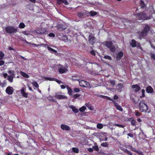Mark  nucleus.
<instances>
[{"label": "nucleus", "mask_w": 155, "mask_h": 155, "mask_svg": "<svg viewBox=\"0 0 155 155\" xmlns=\"http://www.w3.org/2000/svg\"><path fill=\"white\" fill-rule=\"evenodd\" d=\"M96 38L94 36L90 35L89 36L88 41L89 43L91 45H93L95 41Z\"/></svg>", "instance_id": "obj_6"}, {"label": "nucleus", "mask_w": 155, "mask_h": 155, "mask_svg": "<svg viewBox=\"0 0 155 155\" xmlns=\"http://www.w3.org/2000/svg\"><path fill=\"white\" fill-rule=\"evenodd\" d=\"M80 85L83 87H88L90 85V84L87 82L86 81L84 80H81L80 81L78 80Z\"/></svg>", "instance_id": "obj_4"}, {"label": "nucleus", "mask_w": 155, "mask_h": 155, "mask_svg": "<svg viewBox=\"0 0 155 155\" xmlns=\"http://www.w3.org/2000/svg\"><path fill=\"white\" fill-rule=\"evenodd\" d=\"M67 88L68 90V94L70 96L72 95V91L71 88L69 87H67Z\"/></svg>", "instance_id": "obj_25"}, {"label": "nucleus", "mask_w": 155, "mask_h": 155, "mask_svg": "<svg viewBox=\"0 0 155 155\" xmlns=\"http://www.w3.org/2000/svg\"><path fill=\"white\" fill-rule=\"evenodd\" d=\"M117 86L119 87L118 89L120 90L123 87V85L121 84H118Z\"/></svg>", "instance_id": "obj_42"}, {"label": "nucleus", "mask_w": 155, "mask_h": 155, "mask_svg": "<svg viewBox=\"0 0 155 155\" xmlns=\"http://www.w3.org/2000/svg\"><path fill=\"white\" fill-rule=\"evenodd\" d=\"M61 87L62 89H64L66 88L65 86L64 85H61Z\"/></svg>", "instance_id": "obj_63"}, {"label": "nucleus", "mask_w": 155, "mask_h": 155, "mask_svg": "<svg viewBox=\"0 0 155 155\" xmlns=\"http://www.w3.org/2000/svg\"><path fill=\"white\" fill-rule=\"evenodd\" d=\"M58 2V4H60L61 3H62V2L63 1V0H57Z\"/></svg>", "instance_id": "obj_62"}, {"label": "nucleus", "mask_w": 155, "mask_h": 155, "mask_svg": "<svg viewBox=\"0 0 155 155\" xmlns=\"http://www.w3.org/2000/svg\"><path fill=\"white\" fill-rule=\"evenodd\" d=\"M150 30V27L148 25H146L144 27V29L143 31L145 33H146L147 34Z\"/></svg>", "instance_id": "obj_21"}, {"label": "nucleus", "mask_w": 155, "mask_h": 155, "mask_svg": "<svg viewBox=\"0 0 155 155\" xmlns=\"http://www.w3.org/2000/svg\"><path fill=\"white\" fill-rule=\"evenodd\" d=\"M13 78L11 75H9L7 77L8 80L11 82H12L13 81Z\"/></svg>", "instance_id": "obj_27"}, {"label": "nucleus", "mask_w": 155, "mask_h": 155, "mask_svg": "<svg viewBox=\"0 0 155 155\" xmlns=\"http://www.w3.org/2000/svg\"><path fill=\"white\" fill-rule=\"evenodd\" d=\"M99 137H99V138L101 140H104L106 141L107 140V137H104V140L102 139H103V138H102V137H105V136H99Z\"/></svg>", "instance_id": "obj_44"}, {"label": "nucleus", "mask_w": 155, "mask_h": 155, "mask_svg": "<svg viewBox=\"0 0 155 155\" xmlns=\"http://www.w3.org/2000/svg\"><path fill=\"white\" fill-rule=\"evenodd\" d=\"M5 31L7 33L9 34L15 33L17 32V29L12 26H8L5 28Z\"/></svg>", "instance_id": "obj_3"}, {"label": "nucleus", "mask_w": 155, "mask_h": 155, "mask_svg": "<svg viewBox=\"0 0 155 155\" xmlns=\"http://www.w3.org/2000/svg\"><path fill=\"white\" fill-rule=\"evenodd\" d=\"M47 48L48 50H49V51H51V52L52 53H54V54H58L57 51L56 50L53 49V48H51L50 47L48 46L47 47Z\"/></svg>", "instance_id": "obj_19"}, {"label": "nucleus", "mask_w": 155, "mask_h": 155, "mask_svg": "<svg viewBox=\"0 0 155 155\" xmlns=\"http://www.w3.org/2000/svg\"><path fill=\"white\" fill-rule=\"evenodd\" d=\"M81 95L78 94H76L73 95V97L74 99H76L77 98L79 97Z\"/></svg>", "instance_id": "obj_38"}, {"label": "nucleus", "mask_w": 155, "mask_h": 155, "mask_svg": "<svg viewBox=\"0 0 155 155\" xmlns=\"http://www.w3.org/2000/svg\"><path fill=\"white\" fill-rule=\"evenodd\" d=\"M115 126H117V127H122V128H123L124 127V126L123 125L119 124H115Z\"/></svg>", "instance_id": "obj_51"}, {"label": "nucleus", "mask_w": 155, "mask_h": 155, "mask_svg": "<svg viewBox=\"0 0 155 155\" xmlns=\"http://www.w3.org/2000/svg\"><path fill=\"white\" fill-rule=\"evenodd\" d=\"M21 74L24 77L28 78H29V76L26 74L25 73L21 71L20 72Z\"/></svg>", "instance_id": "obj_23"}, {"label": "nucleus", "mask_w": 155, "mask_h": 155, "mask_svg": "<svg viewBox=\"0 0 155 155\" xmlns=\"http://www.w3.org/2000/svg\"><path fill=\"white\" fill-rule=\"evenodd\" d=\"M3 76L4 78H6V77L8 76V74L6 73L4 74Z\"/></svg>", "instance_id": "obj_60"}, {"label": "nucleus", "mask_w": 155, "mask_h": 155, "mask_svg": "<svg viewBox=\"0 0 155 155\" xmlns=\"http://www.w3.org/2000/svg\"><path fill=\"white\" fill-rule=\"evenodd\" d=\"M145 90L144 89H143L142 90L141 92H142V96H140V98H142V97H144L145 96Z\"/></svg>", "instance_id": "obj_36"}, {"label": "nucleus", "mask_w": 155, "mask_h": 155, "mask_svg": "<svg viewBox=\"0 0 155 155\" xmlns=\"http://www.w3.org/2000/svg\"><path fill=\"white\" fill-rule=\"evenodd\" d=\"M62 3H64V4H65L66 5H68V2L66 0H63V1L62 2Z\"/></svg>", "instance_id": "obj_57"}, {"label": "nucleus", "mask_w": 155, "mask_h": 155, "mask_svg": "<svg viewBox=\"0 0 155 155\" xmlns=\"http://www.w3.org/2000/svg\"><path fill=\"white\" fill-rule=\"evenodd\" d=\"M135 115L137 117H139L141 115V113L138 111L136 110L135 113Z\"/></svg>", "instance_id": "obj_34"}, {"label": "nucleus", "mask_w": 155, "mask_h": 155, "mask_svg": "<svg viewBox=\"0 0 155 155\" xmlns=\"http://www.w3.org/2000/svg\"><path fill=\"white\" fill-rule=\"evenodd\" d=\"M104 43L105 44V45L108 48H110L111 46H112L113 45V43L111 41H106L104 42Z\"/></svg>", "instance_id": "obj_13"}, {"label": "nucleus", "mask_w": 155, "mask_h": 155, "mask_svg": "<svg viewBox=\"0 0 155 155\" xmlns=\"http://www.w3.org/2000/svg\"><path fill=\"white\" fill-rule=\"evenodd\" d=\"M123 52L120 51L117 55V60H120L123 55Z\"/></svg>", "instance_id": "obj_17"}, {"label": "nucleus", "mask_w": 155, "mask_h": 155, "mask_svg": "<svg viewBox=\"0 0 155 155\" xmlns=\"http://www.w3.org/2000/svg\"><path fill=\"white\" fill-rule=\"evenodd\" d=\"M125 152L130 155H133L131 152L129 150L126 149L125 151Z\"/></svg>", "instance_id": "obj_47"}, {"label": "nucleus", "mask_w": 155, "mask_h": 155, "mask_svg": "<svg viewBox=\"0 0 155 155\" xmlns=\"http://www.w3.org/2000/svg\"><path fill=\"white\" fill-rule=\"evenodd\" d=\"M150 56L151 58L155 61V54L153 53H151L150 54Z\"/></svg>", "instance_id": "obj_41"}, {"label": "nucleus", "mask_w": 155, "mask_h": 155, "mask_svg": "<svg viewBox=\"0 0 155 155\" xmlns=\"http://www.w3.org/2000/svg\"><path fill=\"white\" fill-rule=\"evenodd\" d=\"M21 93L22 95L24 97L27 98L28 97V94L26 93L25 91V89L23 87L21 88Z\"/></svg>", "instance_id": "obj_12"}, {"label": "nucleus", "mask_w": 155, "mask_h": 155, "mask_svg": "<svg viewBox=\"0 0 155 155\" xmlns=\"http://www.w3.org/2000/svg\"><path fill=\"white\" fill-rule=\"evenodd\" d=\"M137 120L139 122H140L142 121V120L140 118H138L137 119Z\"/></svg>", "instance_id": "obj_64"}, {"label": "nucleus", "mask_w": 155, "mask_h": 155, "mask_svg": "<svg viewBox=\"0 0 155 155\" xmlns=\"http://www.w3.org/2000/svg\"><path fill=\"white\" fill-rule=\"evenodd\" d=\"M91 16H94L96 15L97 14V12L94 11H91L89 12Z\"/></svg>", "instance_id": "obj_24"}, {"label": "nucleus", "mask_w": 155, "mask_h": 155, "mask_svg": "<svg viewBox=\"0 0 155 155\" xmlns=\"http://www.w3.org/2000/svg\"><path fill=\"white\" fill-rule=\"evenodd\" d=\"M101 145L103 147H106L107 146V144L106 142L103 143L101 144Z\"/></svg>", "instance_id": "obj_53"}, {"label": "nucleus", "mask_w": 155, "mask_h": 155, "mask_svg": "<svg viewBox=\"0 0 155 155\" xmlns=\"http://www.w3.org/2000/svg\"><path fill=\"white\" fill-rule=\"evenodd\" d=\"M70 107L72 109V110L75 113H76L78 112V110L75 107L71 105Z\"/></svg>", "instance_id": "obj_20"}, {"label": "nucleus", "mask_w": 155, "mask_h": 155, "mask_svg": "<svg viewBox=\"0 0 155 155\" xmlns=\"http://www.w3.org/2000/svg\"><path fill=\"white\" fill-rule=\"evenodd\" d=\"M8 73L9 74H12V75L14 76V71H12V70H9L8 71Z\"/></svg>", "instance_id": "obj_49"}, {"label": "nucleus", "mask_w": 155, "mask_h": 155, "mask_svg": "<svg viewBox=\"0 0 155 155\" xmlns=\"http://www.w3.org/2000/svg\"><path fill=\"white\" fill-rule=\"evenodd\" d=\"M138 34L139 35V38L141 39L142 38H144L147 34L146 33L144 32L143 30L140 32H139Z\"/></svg>", "instance_id": "obj_10"}, {"label": "nucleus", "mask_w": 155, "mask_h": 155, "mask_svg": "<svg viewBox=\"0 0 155 155\" xmlns=\"http://www.w3.org/2000/svg\"><path fill=\"white\" fill-rule=\"evenodd\" d=\"M137 42L134 39L131 40L130 43V45L133 48H135L136 46Z\"/></svg>", "instance_id": "obj_14"}, {"label": "nucleus", "mask_w": 155, "mask_h": 155, "mask_svg": "<svg viewBox=\"0 0 155 155\" xmlns=\"http://www.w3.org/2000/svg\"><path fill=\"white\" fill-rule=\"evenodd\" d=\"M90 53L93 55L95 56L96 55L94 51L91 50L90 51Z\"/></svg>", "instance_id": "obj_55"}, {"label": "nucleus", "mask_w": 155, "mask_h": 155, "mask_svg": "<svg viewBox=\"0 0 155 155\" xmlns=\"http://www.w3.org/2000/svg\"><path fill=\"white\" fill-rule=\"evenodd\" d=\"M58 72L60 74H62L65 72V71H67V70L65 67L61 64H59L58 65Z\"/></svg>", "instance_id": "obj_5"}, {"label": "nucleus", "mask_w": 155, "mask_h": 155, "mask_svg": "<svg viewBox=\"0 0 155 155\" xmlns=\"http://www.w3.org/2000/svg\"><path fill=\"white\" fill-rule=\"evenodd\" d=\"M55 78L49 77V80L50 81H54Z\"/></svg>", "instance_id": "obj_61"}, {"label": "nucleus", "mask_w": 155, "mask_h": 155, "mask_svg": "<svg viewBox=\"0 0 155 155\" xmlns=\"http://www.w3.org/2000/svg\"><path fill=\"white\" fill-rule=\"evenodd\" d=\"M118 96L116 95H114V99L115 100L118 99Z\"/></svg>", "instance_id": "obj_59"}, {"label": "nucleus", "mask_w": 155, "mask_h": 155, "mask_svg": "<svg viewBox=\"0 0 155 155\" xmlns=\"http://www.w3.org/2000/svg\"><path fill=\"white\" fill-rule=\"evenodd\" d=\"M86 107L85 106H83L80 108L79 109V111L81 112L84 111L86 109Z\"/></svg>", "instance_id": "obj_30"}, {"label": "nucleus", "mask_w": 155, "mask_h": 155, "mask_svg": "<svg viewBox=\"0 0 155 155\" xmlns=\"http://www.w3.org/2000/svg\"><path fill=\"white\" fill-rule=\"evenodd\" d=\"M58 29L60 31H62L65 29L63 27V26L62 25H59L57 26Z\"/></svg>", "instance_id": "obj_22"}, {"label": "nucleus", "mask_w": 155, "mask_h": 155, "mask_svg": "<svg viewBox=\"0 0 155 155\" xmlns=\"http://www.w3.org/2000/svg\"><path fill=\"white\" fill-rule=\"evenodd\" d=\"M109 48L110 49V51L113 52H114L116 50L115 46L113 45H112V46H111V47Z\"/></svg>", "instance_id": "obj_28"}, {"label": "nucleus", "mask_w": 155, "mask_h": 155, "mask_svg": "<svg viewBox=\"0 0 155 155\" xmlns=\"http://www.w3.org/2000/svg\"><path fill=\"white\" fill-rule=\"evenodd\" d=\"M61 128L63 130L66 131H68L70 130V127L69 126L63 124L61 125Z\"/></svg>", "instance_id": "obj_11"}, {"label": "nucleus", "mask_w": 155, "mask_h": 155, "mask_svg": "<svg viewBox=\"0 0 155 155\" xmlns=\"http://www.w3.org/2000/svg\"><path fill=\"white\" fill-rule=\"evenodd\" d=\"M140 5L141 8H143L145 6V4L144 2L142 1H141V2L140 3Z\"/></svg>", "instance_id": "obj_46"}, {"label": "nucleus", "mask_w": 155, "mask_h": 155, "mask_svg": "<svg viewBox=\"0 0 155 155\" xmlns=\"http://www.w3.org/2000/svg\"><path fill=\"white\" fill-rule=\"evenodd\" d=\"M136 47H137V48H141V47L140 43L137 42V45Z\"/></svg>", "instance_id": "obj_54"}, {"label": "nucleus", "mask_w": 155, "mask_h": 155, "mask_svg": "<svg viewBox=\"0 0 155 155\" xmlns=\"http://www.w3.org/2000/svg\"><path fill=\"white\" fill-rule=\"evenodd\" d=\"M13 89L12 87L10 86L8 87L5 90L6 93L8 94H12L13 92Z\"/></svg>", "instance_id": "obj_8"}, {"label": "nucleus", "mask_w": 155, "mask_h": 155, "mask_svg": "<svg viewBox=\"0 0 155 155\" xmlns=\"http://www.w3.org/2000/svg\"><path fill=\"white\" fill-rule=\"evenodd\" d=\"M72 150L73 151L76 153H78V149L76 148L73 147L72 148Z\"/></svg>", "instance_id": "obj_40"}, {"label": "nucleus", "mask_w": 155, "mask_h": 155, "mask_svg": "<svg viewBox=\"0 0 155 155\" xmlns=\"http://www.w3.org/2000/svg\"><path fill=\"white\" fill-rule=\"evenodd\" d=\"M4 56V54L2 51H0V60H2Z\"/></svg>", "instance_id": "obj_33"}, {"label": "nucleus", "mask_w": 155, "mask_h": 155, "mask_svg": "<svg viewBox=\"0 0 155 155\" xmlns=\"http://www.w3.org/2000/svg\"><path fill=\"white\" fill-rule=\"evenodd\" d=\"M32 84L36 88H38L39 87V85L37 82L34 81L32 83Z\"/></svg>", "instance_id": "obj_29"}, {"label": "nucleus", "mask_w": 155, "mask_h": 155, "mask_svg": "<svg viewBox=\"0 0 155 155\" xmlns=\"http://www.w3.org/2000/svg\"><path fill=\"white\" fill-rule=\"evenodd\" d=\"M5 63V61H4L1 60H0V66L3 65Z\"/></svg>", "instance_id": "obj_56"}, {"label": "nucleus", "mask_w": 155, "mask_h": 155, "mask_svg": "<svg viewBox=\"0 0 155 155\" xmlns=\"http://www.w3.org/2000/svg\"><path fill=\"white\" fill-rule=\"evenodd\" d=\"M110 83L112 85H114L115 84V81L114 80H110Z\"/></svg>", "instance_id": "obj_52"}, {"label": "nucleus", "mask_w": 155, "mask_h": 155, "mask_svg": "<svg viewBox=\"0 0 155 155\" xmlns=\"http://www.w3.org/2000/svg\"><path fill=\"white\" fill-rule=\"evenodd\" d=\"M48 35L49 37H54L55 36L54 34L53 33H49Z\"/></svg>", "instance_id": "obj_48"}, {"label": "nucleus", "mask_w": 155, "mask_h": 155, "mask_svg": "<svg viewBox=\"0 0 155 155\" xmlns=\"http://www.w3.org/2000/svg\"><path fill=\"white\" fill-rule=\"evenodd\" d=\"M73 90L74 92L76 93L79 92L80 91V90L79 88L76 87L74 88Z\"/></svg>", "instance_id": "obj_37"}, {"label": "nucleus", "mask_w": 155, "mask_h": 155, "mask_svg": "<svg viewBox=\"0 0 155 155\" xmlns=\"http://www.w3.org/2000/svg\"><path fill=\"white\" fill-rule=\"evenodd\" d=\"M93 148L96 151H98L99 150V148L97 146H94L93 147Z\"/></svg>", "instance_id": "obj_43"}, {"label": "nucleus", "mask_w": 155, "mask_h": 155, "mask_svg": "<svg viewBox=\"0 0 155 155\" xmlns=\"http://www.w3.org/2000/svg\"><path fill=\"white\" fill-rule=\"evenodd\" d=\"M130 149L131 150H132L134 151V152H137V150H136L134 148H132L131 147H130Z\"/></svg>", "instance_id": "obj_58"}, {"label": "nucleus", "mask_w": 155, "mask_h": 155, "mask_svg": "<svg viewBox=\"0 0 155 155\" xmlns=\"http://www.w3.org/2000/svg\"><path fill=\"white\" fill-rule=\"evenodd\" d=\"M85 105L90 110H93V108L89 103H86Z\"/></svg>", "instance_id": "obj_26"}, {"label": "nucleus", "mask_w": 155, "mask_h": 155, "mask_svg": "<svg viewBox=\"0 0 155 155\" xmlns=\"http://www.w3.org/2000/svg\"><path fill=\"white\" fill-rule=\"evenodd\" d=\"M106 97H107V100L112 101L114 103L115 102L114 101L111 99L110 97L107 96H106Z\"/></svg>", "instance_id": "obj_45"}, {"label": "nucleus", "mask_w": 155, "mask_h": 155, "mask_svg": "<svg viewBox=\"0 0 155 155\" xmlns=\"http://www.w3.org/2000/svg\"><path fill=\"white\" fill-rule=\"evenodd\" d=\"M128 121L131 123V125L133 126H136L137 122L132 117L129 118L128 119Z\"/></svg>", "instance_id": "obj_9"}, {"label": "nucleus", "mask_w": 155, "mask_h": 155, "mask_svg": "<svg viewBox=\"0 0 155 155\" xmlns=\"http://www.w3.org/2000/svg\"><path fill=\"white\" fill-rule=\"evenodd\" d=\"M131 87L132 88L134 89V91L135 92H137L140 89V86L137 84H136L132 85Z\"/></svg>", "instance_id": "obj_7"}, {"label": "nucleus", "mask_w": 155, "mask_h": 155, "mask_svg": "<svg viewBox=\"0 0 155 155\" xmlns=\"http://www.w3.org/2000/svg\"><path fill=\"white\" fill-rule=\"evenodd\" d=\"M54 81L57 82L58 84H60L62 83V82L61 81L58 80L57 79L55 78L54 79Z\"/></svg>", "instance_id": "obj_50"}, {"label": "nucleus", "mask_w": 155, "mask_h": 155, "mask_svg": "<svg viewBox=\"0 0 155 155\" xmlns=\"http://www.w3.org/2000/svg\"><path fill=\"white\" fill-rule=\"evenodd\" d=\"M77 15L79 17H81L84 15V13L82 12H80L78 13Z\"/></svg>", "instance_id": "obj_35"}, {"label": "nucleus", "mask_w": 155, "mask_h": 155, "mask_svg": "<svg viewBox=\"0 0 155 155\" xmlns=\"http://www.w3.org/2000/svg\"><path fill=\"white\" fill-rule=\"evenodd\" d=\"M114 106H115L116 108L118 110H120L121 111H122L123 109L117 103L115 102L114 103Z\"/></svg>", "instance_id": "obj_15"}, {"label": "nucleus", "mask_w": 155, "mask_h": 155, "mask_svg": "<svg viewBox=\"0 0 155 155\" xmlns=\"http://www.w3.org/2000/svg\"><path fill=\"white\" fill-rule=\"evenodd\" d=\"M146 91L147 93H152L153 91V88L150 86H148L146 88Z\"/></svg>", "instance_id": "obj_18"}, {"label": "nucleus", "mask_w": 155, "mask_h": 155, "mask_svg": "<svg viewBox=\"0 0 155 155\" xmlns=\"http://www.w3.org/2000/svg\"><path fill=\"white\" fill-rule=\"evenodd\" d=\"M97 127L98 129H101L103 128V126L102 124L99 123L97 124Z\"/></svg>", "instance_id": "obj_31"}, {"label": "nucleus", "mask_w": 155, "mask_h": 155, "mask_svg": "<svg viewBox=\"0 0 155 155\" xmlns=\"http://www.w3.org/2000/svg\"><path fill=\"white\" fill-rule=\"evenodd\" d=\"M140 110L141 112H147L148 114L151 112L150 110L148 109V107L142 101H141L139 104Z\"/></svg>", "instance_id": "obj_1"}, {"label": "nucleus", "mask_w": 155, "mask_h": 155, "mask_svg": "<svg viewBox=\"0 0 155 155\" xmlns=\"http://www.w3.org/2000/svg\"><path fill=\"white\" fill-rule=\"evenodd\" d=\"M136 19L138 20H145L150 19L147 16L145 12H143L135 15Z\"/></svg>", "instance_id": "obj_2"}, {"label": "nucleus", "mask_w": 155, "mask_h": 155, "mask_svg": "<svg viewBox=\"0 0 155 155\" xmlns=\"http://www.w3.org/2000/svg\"><path fill=\"white\" fill-rule=\"evenodd\" d=\"M55 97L60 100L66 99L67 98V97L66 96H64L60 94L56 95L55 96Z\"/></svg>", "instance_id": "obj_16"}, {"label": "nucleus", "mask_w": 155, "mask_h": 155, "mask_svg": "<svg viewBox=\"0 0 155 155\" xmlns=\"http://www.w3.org/2000/svg\"><path fill=\"white\" fill-rule=\"evenodd\" d=\"M25 27V25L24 23H21L19 25V28H24Z\"/></svg>", "instance_id": "obj_32"}, {"label": "nucleus", "mask_w": 155, "mask_h": 155, "mask_svg": "<svg viewBox=\"0 0 155 155\" xmlns=\"http://www.w3.org/2000/svg\"><path fill=\"white\" fill-rule=\"evenodd\" d=\"M104 58L105 59H108L109 60H111L112 59V58L109 55L104 56Z\"/></svg>", "instance_id": "obj_39"}]
</instances>
